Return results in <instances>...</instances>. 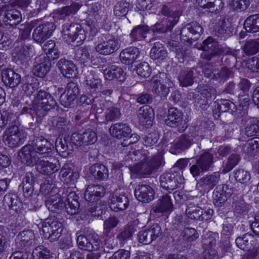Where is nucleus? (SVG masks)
I'll use <instances>...</instances> for the list:
<instances>
[{
  "label": "nucleus",
  "mask_w": 259,
  "mask_h": 259,
  "mask_svg": "<svg viewBox=\"0 0 259 259\" xmlns=\"http://www.w3.org/2000/svg\"><path fill=\"white\" fill-rule=\"evenodd\" d=\"M53 145L47 139L37 138L24 146L18 153L19 158L28 165L32 166L38 158L37 154L50 152Z\"/></svg>",
  "instance_id": "nucleus-1"
},
{
  "label": "nucleus",
  "mask_w": 259,
  "mask_h": 259,
  "mask_svg": "<svg viewBox=\"0 0 259 259\" xmlns=\"http://www.w3.org/2000/svg\"><path fill=\"white\" fill-rule=\"evenodd\" d=\"M146 156L141 152L132 149L125 157V160L133 161V164H129L131 170L134 173L149 175L152 170L158 168L163 163V157L158 154L153 158L149 163H145Z\"/></svg>",
  "instance_id": "nucleus-2"
},
{
  "label": "nucleus",
  "mask_w": 259,
  "mask_h": 259,
  "mask_svg": "<svg viewBox=\"0 0 259 259\" xmlns=\"http://www.w3.org/2000/svg\"><path fill=\"white\" fill-rule=\"evenodd\" d=\"M58 190L57 188L53 187L51 191L47 194L46 198V205L52 211L65 207L68 213L71 215L76 214L79 209L78 196L74 192H70L68 195L65 202L57 195Z\"/></svg>",
  "instance_id": "nucleus-3"
},
{
  "label": "nucleus",
  "mask_w": 259,
  "mask_h": 259,
  "mask_svg": "<svg viewBox=\"0 0 259 259\" xmlns=\"http://www.w3.org/2000/svg\"><path fill=\"white\" fill-rule=\"evenodd\" d=\"M62 36L69 42H76L77 46L81 44L86 37L84 30L80 24L77 23L64 26Z\"/></svg>",
  "instance_id": "nucleus-4"
},
{
  "label": "nucleus",
  "mask_w": 259,
  "mask_h": 259,
  "mask_svg": "<svg viewBox=\"0 0 259 259\" xmlns=\"http://www.w3.org/2000/svg\"><path fill=\"white\" fill-rule=\"evenodd\" d=\"M26 136L22 130L16 125H13L6 130L3 136V141L10 147L14 148L22 144Z\"/></svg>",
  "instance_id": "nucleus-5"
},
{
  "label": "nucleus",
  "mask_w": 259,
  "mask_h": 259,
  "mask_svg": "<svg viewBox=\"0 0 259 259\" xmlns=\"http://www.w3.org/2000/svg\"><path fill=\"white\" fill-rule=\"evenodd\" d=\"M62 230V224L51 218L46 219L42 225L44 236L52 242L57 240L60 237Z\"/></svg>",
  "instance_id": "nucleus-6"
},
{
  "label": "nucleus",
  "mask_w": 259,
  "mask_h": 259,
  "mask_svg": "<svg viewBox=\"0 0 259 259\" xmlns=\"http://www.w3.org/2000/svg\"><path fill=\"white\" fill-rule=\"evenodd\" d=\"M150 83L153 93L161 97H165L169 93V88L173 85L172 81L164 73L160 74L159 78H153Z\"/></svg>",
  "instance_id": "nucleus-7"
},
{
  "label": "nucleus",
  "mask_w": 259,
  "mask_h": 259,
  "mask_svg": "<svg viewBox=\"0 0 259 259\" xmlns=\"http://www.w3.org/2000/svg\"><path fill=\"white\" fill-rule=\"evenodd\" d=\"M56 105V102L54 98L49 93L42 91H39L37 93L33 101V107L36 111L49 110Z\"/></svg>",
  "instance_id": "nucleus-8"
},
{
  "label": "nucleus",
  "mask_w": 259,
  "mask_h": 259,
  "mask_svg": "<svg viewBox=\"0 0 259 259\" xmlns=\"http://www.w3.org/2000/svg\"><path fill=\"white\" fill-rule=\"evenodd\" d=\"M36 168L44 175H50L57 171L60 168L59 161L54 157H42L36 159Z\"/></svg>",
  "instance_id": "nucleus-9"
},
{
  "label": "nucleus",
  "mask_w": 259,
  "mask_h": 259,
  "mask_svg": "<svg viewBox=\"0 0 259 259\" xmlns=\"http://www.w3.org/2000/svg\"><path fill=\"white\" fill-rule=\"evenodd\" d=\"M97 140L96 133L91 130H88L83 134L74 133L71 138V142L76 146H87L96 143Z\"/></svg>",
  "instance_id": "nucleus-10"
},
{
  "label": "nucleus",
  "mask_w": 259,
  "mask_h": 259,
  "mask_svg": "<svg viewBox=\"0 0 259 259\" xmlns=\"http://www.w3.org/2000/svg\"><path fill=\"white\" fill-rule=\"evenodd\" d=\"M165 123L169 126L178 127L179 131H184L187 127L182 112L174 107L169 109Z\"/></svg>",
  "instance_id": "nucleus-11"
},
{
  "label": "nucleus",
  "mask_w": 259,
  "mask_h": 259,
  "mask_svg": "<svg viewBox=\"0 0 259 259\" xmlns=\"http://www.w3.org/2000/svg\"><path fill=\"white\" fill-rule=\"evenodd\" d=\"M55 29L54 24L52 22L39 25L33 31V38L37 42H42L52 35Z\"/></svg>",
  "instance_id": "nucleus-12"
},
{
  "label": "nucleus",
  "mask_w": 259,
  "mask_h": 259,
  "mask_svg": "<svg viewBox=\"0 0 259 259\" xmlns=\"http://www.w3.org/2000/svg\"><path fill=\"white\" fill-rule=\"evenodd\" d=\"M78 94V89L73 83L68 84L66 90L61 95L60 102L65 107H69L76 99Z\"/></svg>",
  "instance_id": "nucleus-13"
},
{
  "label": "nucleus",
  "mask_w": 259,
  "mask_h": 259,
  "mask_svg": "<svg viewBox=\"0 0 259 259\" xmlns=\"http://www.w3.org/2000/svg\"><path fill=\"white\" fill-rule=\"evenodd\" d=\"M136 198L143 202H149L153 200L155 191L150 186L142 185L138 186L135 190Z\"/></svg>",
  "instance_id": "nucleus-14"
},
{
  "label": "nucleus",
  "mask_w": 259,
  "mask_h": 259,
  "mask_svg": "<svg viewBox=\"0 0 259 259\" xmlns=\"http://www.w3.org/2000/svg\"><path fill=\"white\" fill-rule=\"evenodd\" d=\"M201 26L197 23H192L187 25L183 28L181 31V37L185 40L187 37L188 39L196 40L202 33Z\"/></svg>",
  "instance_id": "nucleus-15"
},
{
  "label": "nucleus",
  "mask_w": 259,
  "mask_h": 259,
  "mask_svg": "<svg viewBox=\"0 0 259 259\" xmlns=\"http://www.w3.org/2000/svg\"><path fill=\"white\" fill-rule=\"evenodd\" d=\"M154 116V111L149 106H142L139 109L138 118L139 123L146 127L151 126Z\"/></svg>",
  "instance_id": "nucleus-16"
},
{
  "label": "nucleus",
  "mask_w": 259,
  "mask_h": 259,
  "mask_svg": "<svg viewBox=\"0 0 259 259\" xmlns=\"http://www.w3.org/2000/svg\"><path fill=\"white\" fill-rule=\"evenodd\" d=\"M58 66L62 74L67 78H74L77 76L78 71L75 64L70 61L61 59L58 62Z\"/></svg>",
  "instance_id": "nucleus-17"
},
{
  "label": "nucleus",
  "mask_w": 259,
  "mask_h": 259,
  "mask_svg": "<svg viewBox=\"0 0 259 259\" xmlns=\"http://www.w3.org/2000/svg\"><path fill=\"white\" fill-rule=\"evenodd\" d=\"M105 193L104 188L101 185H89L84 193L87 201L94 202L99 199Z\"/></svg>",
  "instance_id": "nucleus-18"
},
{
  "label": "nucleus",
  "mask_w": 259,
  "mask_h": 259,
  "mask_svg": "<svg viewBox=\"0 0 259 259\" xmlns=\"http://www.w3.org/2000/svg\"><path fill=\"white\" fill-rule=\"evenodd\" d=\"M118 48V42L113 39L101 42L95 48L98 53L104 55H110L117 50Z\"/></svg>",
  "instance_id": "nucleus-19"
},
{
  "label": "nucleus",
  "mask_w": 259,
  "mask_h": 259,
  "mask_svg": "<svg viewBox=\"0 0 259 259\" xmlns=\"http://www.w3.org/2000/svg\"><path fill=\"white\" fill-rule=\"evenodd\" d=\"M140 54L136 47H130L122 51L120 54L121 62L126 65L132 64L138 58Z\"/></svg>",
  "instance_id": "nucleus-20"
},
{
  "label": "nucleus",
  "mask_w": 259,
  "mask_h": 259,
  "mask_svg": "<svg viewBox=\"0 0 259 259\" xmlns=\"http://www.w3.org/2000/svg\"><path fill=\"white\" fill-rule=\"evenodd\" d=\"M109 131L112 136L122 139L128 137L131 133V129L124 124L116 123L110 127Z\"/></svg>",
  "instance_id": "nucleus-21"
},
{
  "label": "nucleus",
  "mask_w": 259,
  "mask_h": 259,
  "mask_svg": "<svg viewBox=\"0 0 259 259\" xmlns=\"http://www.w3.org/2000/svg\"><path fill=\"white\" fill-rule=\"evenodd\" d=\"M104 75L105 78L108 80L116 78L120 81H123L125 78V73L124 70L115 65H111L106 68L104 71Z\"/></svg>",
  "instance_id": "nucleus-22"
},
{
  "label": "nucleus",
  "mask_w": 259,
  "mask_h": 259,
  "mask_svg": "<svg viewBox=\"0 0 259 259\" xmlns=\"http://www.w3.org/2000/svg\"><path fill=\"white\" fill-rule=\"evenodd\" d=\"M202 49L207 52L209 56L220 55L224 52L217 42L213 41L212 38L209 37L203 41Z\"/></svg>",
  "instance_id": "nucleus-23"
},
{
  "label": "nucleus",
  "mask_w": 259,
  "mask_h": 259,
  "mask_svg": "<svg viewBox=\"0 0 259 259\" xmlns=\"http://www.w3.org/2000/svg\"><path fill=\"white\" fill-rule=\"evenodd\" d=\"M2 80L6 85L14 88L20 82V76L12 69H7L3 73Z\"/></svg>",
  "instance_id": "nucleus-24"
},
{
  "label": "nucleus",
  "mask_w": 259,
  "mask_h": 259,
  "mask_svg": "<svg viewBox=\"0 0 259 259\" xmlns=\"http://www.w3.org/2000/svg\"><path fill=\"white\" fill-rule=\"evenodd\" d=\"M237 246L244 250H249L253 247L256 240L253 235L246 234L242 237H238L235 240Z\"/></svg>",
  "instance_id": "nucleus-25"
},
{
  "label": "nucleus",
  "mask_w": 259,
  "mask_h": 259,
  "mask_svg": "<svg viewBox=\"0 0 259 259\" xmlns=\"http://www.w3.org/2000/svg\"><path fill=\"white\" fill-rule=\"evenodd\" d=\"M172 208L173 204L170 197L165 195L158 200L155 211L169 213L172 211Z\"/></svg>",
  "instance_id": "nucleus-26"
},
{
  "label": "nucleus",
  "mask_w": 259,
  "mask_h": 259,
  "mask_svg": "<svg viewBox=\"0 0 259 259\" xmlns=\"http://www.w3.org/2000/svg\"><path fill=\"white\" fill-rule=\"evenodd\" d=\"M60 176L62 181L68 183L75 181L79 175L78 171H73L68 165H64L60 172Z\"/></svg>",
  "instance_id": "nucleus-27"
},
{
  "label": "nucleus",
  "mask_w": 259,
  "mask_h": 259,
  "mask_svg": "<svg viewBox=\"0 0 259 259\" xmlns=\"http://www.w3.org/2000/svg\"><path fill=\"white\" fill-rule=\"evenodd\" d=\"M128 205V199L123 195L113 197L110 202V207L114 211L125 209Z\"/></svg>",
  "instance_id": "nucleus-28"
},
{
  "label": "nucleus",
  "mask_w": 259,
  "mask_h": 259,
  "mask_svg": "<svg viewBox=\"0 0 259 259\" xmlns=\"http://www.w3.org/2000/svg\"><path fill=\"white\" fill-rule=\"evenodd\" d=\"M197 3L203 8L210 9L211 12H219L223 7L221 0H197Z\"/></svg>",
  "instance_id": "nucleus-29"
},
{
  "label": "nucleus",
  "mask_w": 259,
  "mask_h": 259,
  "mask_svg": "<svg viewBox=\"0 0 259 259\" xmlns=\"http://www.w3.org/2000/svg\"><path fill=\"white\" fill-rule=\"evenodd\" d=\"M150 57L153 59L163 60L167 57V52L164 46L159 42H155L151 50Z\"/></svg>",
  "instance_id": "nucleus-30"
},
{
  "label": "nucleus",
  "mask_w": 259,
  "mask_h": 259,
  "mask_svg": "<svg viewBox=\"0 0 259 259\" xmlns=\"http://www.w3.org/2000/svg\"><path fill=\"white\" fill-rule=\"evenodd\" d=\"M244 27L248 32L259 31V15H252L247 18L244 23Z\"/></svg>",
  "instance_id": "nucleus-31"
},
{
  "label": "nucleus",
  "mask_w": 259,
  "mask_h": 259,
  "mask_svg": "<svg viewBox=\"0 0 259 259\" xmlns=\"http://www.w3.org/2000/svg\"><path fill=\"white\" fill-rule=\"evenodd\" d=\"M90 169L93 176L98 179L105 180L108 177V170L103 164H94L91 166Z\"/></svg>",
  "instance_id": "nucleus-32"
},
{
  "label": "nucleus",
  "mask_w": 259,
  "mask_h": 259,
  "mask_svg": "<svg viewBox=\"0 0 259 259\" xmlns=\"http://www.w3.org/2000/svg\"><path fill=\"white\" fill-rule=\"evenodd\" d=\"M55 46V42L52 40H49L43 46V51L50 59H56L59 56V52Z\"/></svg>",
  "instance_id": "nucleus-33"
},
{
  "label": "nucleus",
  "mask_w": 259,
  "mask_h": 259,
  "mask_svg": "<svg viewBox=\"0 0 259 259\" xmlns=\"http://www.w3.org/2000/svg\"><path fill=\"white\" fill-rule=\"evenodd\" d=\"M213 157L211 153L206 152L202 154L197 160V163L201 168L205 170H208L213 162Z\"/></svg>",
  "instance_id": "nucleus-34"
},
{
  "label": "nucleus",
  "mask_w": 259,
  "mask_h": 259,
  "mask_svg": "<svg viewBox=\"0 0 259 259\" xmlns=\"http://www.w3.org/2000/svg\"><path fill=\"white\" fill-rule=\"evenodd\" d=\"M186 213L189 218L191 220H199L203 221L205 219L203 210L199 206L190 205L186 210Z\"/></svg>",
  "instance_id": "nucleus-35"
},
{
  "label": "nucleus",
  "mask_w": 259,
  "mask_h": 259,
  "mask_svg": "<svg viewBox=\"0 0 259 259\" xmlns=\"http://www.w3.org/2000/svg\"><path fill=\"white\" fill-rule=\"evenodd\" d=\"M130 8V4L123 1L117 2L114 8V14L118 17L125 16L128 12Z\"/></svg>",
  "instance_id": "nucleus-36"
},
{
  "label": "nucleus",
  "mask_w": 259,
  "mask_h": 259,
  "mask_svg": "<svg viewBox=\"0 0 259 259\" xmlns=\"http://www.w3.org/2000/svg\"><path fill=\"white\" fill-rule=\"evenodd\" d=\"M218 176L217 174L209 175L201 179L200 184L206 189H212L218 183Z\"/></svg>",
  "instance_id": "nucleus-37"
},
{
  "label": "nucleus",
  "mask_w": 259,
  "mask_h": 259,
  "mask_svg": "<svg viewBox=\"0 0 259 259\" xmlns=\"http://www.w3.org/2000/svg\"><path fill=\"white\" fill-rule=\"evenodd\" d=\"M34 259H53L49 250L42 246L36 247L32 252Z\"/></svg>",
  "instance_id": "nucleus-38"
},
{
  "label": "nucleus",
  "mask_w": 259,
  "mask_h": 259,
  "mask_svg": "<svg viewBox=\"0 0 259 259\" xmlns=\"http://www.w3.org/2000/svg\"><path fill=\"white\" fill-rule=\"evenodd\" d=\"M77 9L74 6H68L62 9H59L53 15V18L55 21L61 20L66 16L69 15L76 12Z\"/></svg>",
  "instance_id": "nucleus-39"
},
{
  "label": "nucleus",
  "mask_w": 259,
  "mask_h": 259,
  "mask_svg": "<svg viewBox=\"0 0 259 259\" xmlns=\"http://www.w3.org/2000/svg\"><path fill=\"white\" fill-rule=\"evenodd\" d=\"M56 149L57 152L63 157H66L69 154L67 142L65 139L58 138L56 141Z\"/></svg>",
  "instance_id": "nucleus-40"
},
{
  "label": "nucleus",
  "mask_w": 259,
  "mask_h": 259,
  "mask_svg": "<svg viewBox=\"0 0 259 259\" xmlns=\"http://www.w3.org/2000/svg\"><path fill=\"white\" fill-rule=\"evenodd\" d=\"M193 72L191 70H186L181 72L179 80L180 85L183 87L191 85L193 83Z\"/></svg>",
  "instance_id": "nucleus-41"
},
{
  "label": "nucleus",
  "mask_w": 259,
  "mask_h": 259,
  "mask_svg": "<svg viewBox=\"0 0 259 259\" xmlns=\"http://www.w3.org/2000/svg\"><path fill=\"white\" fill-rule=\"evenodd\" d=\"M147 31V26H138L132 30L131 35L134 40H139L146 37Z\"/></svg>",
  "instance_id": "nucleus-42"
},
{
  "label": "nucleus",
  "mask_w": 259,
  "mask_h": 259,
  "mask_svg": "<svg viewBox=\"0 0 259 259\" xmlns=\"http://www.w3.org/2000/svg\"><path fill=\"white\" fill-rule=\"evenodd\" d=\"M50 68V64L49 61L40 63L36 65L33 69V73L35 75L42 77L45 76Z\"/></svg>",
  "instance_id": "nucleus-43"
},
{
  "label": "nucleus",
  "mask_w": 259,
  "mask_h": 259,
  "mask_svg": "<svg viewBox=\"0 0 259 259\" xmlns=\"http://www.w3.org/2000/svg\"><path fill=\"white\" fill-rule=\"evenodd\" d=\"M137 74L142 77H147L151 73V69L148 63L143 62L139 64L136 67Z\"/></svg>",
  "instance_id": "nucleus-44"
},
{
  "label": "nucleus",
  "mask_w": 259,
  "mask_h": 259,
  "mask_svg": "<svg viewBox=\"0 0 259 259\" xmlns=\"http://www.w3.org/2000/svg\"><path fill=\"white\" fill-rule=\"evenodd\" d=\"M118 219L114 217H110L107 219L104 223V233L106 235L109 234L111 229L115 228L118 224Z\"/></svg>",
  "instance_id": "nucleus-45"
},
{
  "label": "nucleus",
  "mask_w": 259,
  "mask_h": 259,
  "mask_svg": "<svg viewBox=\"0 0 259 259\" xmlns=\"http://www.w3.org/2000/svg\"><path fill=\"white\" fill-rule=\"evenodd\" d=\"M85 82L88 85L95 91L99 89L101 87V79L96 77L94 74H90L86 78Z\"/></svg>",
  "instance_id": "nucleus-46"
},
{
  "label": "nucleus",
  "mask_w": 259,
  "mask_h": 259,
  "mask_svg": "<svg viewBox=\"0 0 259 259\" xmlns=\"http://www.w3.org/2000/svg\"><path fill=\"white\" fill-rule=\"evenodd\" d=\"M89 245L91 246L92 248L88 249V251H97L101 247V241L98 235H89Z\"/></svg>",
  "instance_id": "nucleus-47"
},
{
  "label": "nucleus",
  "mask_w": 259,
  "mask_h": 259,
  "mask_svg": "<svg viewBox=\"0 0 259 259\" xmlns=\"http://www.w3.org/2000/svg\"><path fill=\"white\" fill-rule=\"evenodd\" d=\"M259 44L255 40L248 41L246 42L244 51L248 55H253L258 51Z\"/></svg>",
  "instance_id": "nucleus-48"
},
{
  "label": "nucleus",
  "mask_w": 259,
  "mask_h": 259,
  "mask_svg": "<svg viewBox=\"0 0 259 259\" xmlns=\"http://www.w3.org/2000/svg\"><path fill=\"white\" fill-rule=\"evenodd\" d=\"M248 125L245 130V133L248 137H251L255 135L258 132V128L255 127L256 119L249 118L247 121Z\"/></svg>",
  "instance_id": "nucleus-49"
},
{
  "label": "nucleus",
  "mask_w": 259,
  "mask_h": 259,
  "mask_svg": "<svg viewBox=\"0 0 259 259\" xmlns=\"http://www.w3.org/2000/svg\"><path fill=\"white\" fill-rule=\"evenodd\" d=\"M235 179L240 183H246L250 179V174L243 169H239L235 174Z\"/></svg>",
  "instance_id": "nucleus-50"
},
{
  "label": "nucleus",
  "mask_w": 259,
  "mask_h": 259,
  "mask_svg": "<svg viewBox=\"0 0 259 259\" xmlns=\"http://www.w3.org/2000/svg\"><path fill=\"white\" fill-rule=\"evenodd\" d=\"M230 5L236 11H243L245 10L249 5L247 0H231Z\"/></svg>",
  "instance_id": "nucleus-51"
},
{
  "label": "nucleus",
  "mask_w": 259,
  "mask_h": 259,
  "mask_svg": "<svg viewBox=\"0 0 259 259\" xmlns=\"http://www.w3.org/2000/svg\"><path fill=\"white\" fill-rule=\"evenodd\" d=\"M191 144V139L186 136H182L177 141L176 146L179 149H184L188 148Z\"/></svg>",
  "instance_id": "nucleus-52"
},
{
  "label": "nucleus",
  "mask_w": 259,
  "mask_h": 259,
  "mask_svg": "<svg viewBox=\"0 0 259 259\" xmlns=\"http://www.w3.org/2000/svg\"><path fill=\"white\" fill-rule=\"evenodd\" d=\"M89 235L85 236L84 235H79L77 238V243L78 247L82 249L88 250V249H91V247L89 245Z\"/></svg>",
  "instance_id": "nucleus-53"
},
{
  "label": "nucleus",
  "mask_w": 259,
  "mask_h": 259,
  "mask_svg": "<svg viewBox=\"0 0 259 259\" xmlns=\"http://www.w3.org/2000/svg\"><path fill=\"white\" fill-rule=\"evenodd\" d=\"M238 161V156L237 155H231L226 163L225 167L224 168V171L225 172H227L231 170L233 167L236 165Z\"/></svg>",
  "instance_id": "nucleus-54"
},
{
  "label": "nucleus",
  "mask_w": 259,
  "mask_h": 259,
  "mask_svg": "<svg viewBox=\"0 0 259 259\" xmlns=\"http://www.w3.org/2000/svg\"><path fill=\"white\" fill-rule=\"evenodd\" d=\"M151 237L152 236L154 240L156 239L157 237L160 236L162 234V230L160 226L155 224L150 226L148 228Z\"/></svg>",
  "instance_id": "nucleus-55"
},
{
  "label": "nucleus",
  "mask_w": 259,
  "mask_h": 259,
  "mask_svg": "<svg viewBox=\"0 0 259 259\" xmlns=\"http://www.w3.org/2000/svg\"><path fill=\"white\" fill-rule=\"evenodd\" d=\"M184 232L185 236L190 241L195 240L198 237L197 231L193 228H186Z\"/></svg>",
  "instance_id": "nucleus-56"
},
{
  "label": "nucleus",
  "mask_w": 259,
  "mask_h": 259,
  "mask_svg": "<svg viewBox=\"0 0 259 259\" xmlns=\"http://www.w3.org/2000/svg\"><path fill=\"white\" fill-rule=\"evenodd\" d=\"M120 114V112L118 109L112 108L108 110L106 115V119L107 120L111 121L118 118Z\"/></svg>",
  "instance_id": "nucleus-57"
},
{
  "label": "nucleus",
  "mask_w": 259,
  "mask_h": 259,
  "mask_svg": "<svg viewBox=\"0 0 259 259\" xmlns=\"http://www.w3.org/2000/svg\"><path fill=\"white\" fill-rule=\"evenodd\" d=\"M32 55V51L31 48L27 46L23 47L17 53L18 57L21 60L29 57Z\"/></svg>",
  "instance_id": "nucleus-58"
},
{
  "label": "nucleus",
  "mask_w": 259,
  "mask_h": 259,
  "mask_svg": "<svg viewBox=\"0 0 259 259\" xmlns=\"http://www.w3.org/2000/svg\"><path fill=\"white\" fill-rule=\"evenodd\" d=\"M90 54L88 48H80L78 50L77 57L83 62L89 59Z\"/></svg>",
  "instance_id": "nucleus-59"
},
{
  "label": "nucleus",
  "mask_w": 259,
  "mask_h": 259,
  "mask_svg": "<svg viewBox=\"0 0 259 259\" xmlns=\"http://www.w3.org/2000/svg\"><path fill=\"white\" fill-rule=\"evenodd\" d=\"M5 15L6 17L10 21L12 20L19 21L21 17V14L20 12L15 9H12L8 11Z\"/></svg>",
  "instance_id": "nucleus-60"
},
{
  "label": "nucleus",
  "mask_w": 259,
  "mask_h": 259,
  "mask_svg": "<svg viewBox=\"0 0 259 259\" xmlns=\"http://www.w3.org/2000/svg\"><path fill=\"white\" fill-rule=\"evenodd\" d=\"M151 238L147 237V233L144 230L140 231L138 234V239L139 242L144 244L151 243Z\"/></svg>",
  "instance_id": "nucleus-61"
},
{
  "label": "nucleus",
  "mask_w": 259,
  "mask_h": 259,
  "mask_svg": "<svg viewBox=\"0 0 259 259\" xmlns=\"http://www.w3.org/2000/svg\"><path fill=\"white\" fill-rule=\"evenodd\" d=\"M113 255L116 259H129L130 252L124 249H120L115 252Z\"/></svg>",
  "instance_id": "nucleus-62"
},
{
  "label": "nucleus",
  "mask_w": 259,
  "mask_h": 259,
  "mask_svg": "<svg viewBox=\"0 0 259 259\" xmlns=\"http://www.w3.org/2000/svg\"><path fill=\"white\" fill-rule=\"evenodd\" d=\"M248 67L253 72L259 71V59L253 58L251 60H249Z\"/></svg>",
  "instance_id": "nucleus-63"
},
{
  "label": "nucleus",
  "mask_w": 259,
  "mask_h": 259,
  "mask_svg": "<svg viewBox=\"0 0 259 259\" xmlns=\"http://www.w3.org/2000/svg\"><path fill=\"white\" fill-rule=\"evenodd\" d=\"M132 235V233L126 228L125 230L120 233L117 237L121 243H123L125 241L131 238Z\"/></svg>",
  "instance_id": "nucleus-64"
}]
</instances>
